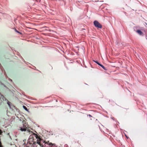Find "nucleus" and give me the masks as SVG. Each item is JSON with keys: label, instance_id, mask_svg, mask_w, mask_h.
Here are the masks:
<instances>
[{"label": "nucleus", "instance_id": "obj_7", "mask_svg": "<svg viewBox=\"0 0 147 147\" xmlns=\"http://www.w3.org/2000/svg\"><path fill=\"white\" fill-rule=\"evenodd\" d=\"M132 11H133V10L131 9H129L128 11V12H129L130 13V14L132 13Z\"/></svg>", "mask_w": 147, "mask_h": 147}, {"label": "nucleus", "instance_id": "obj_5", "mask_svg": "<svg viewBox=\"0 0 147 147\" xmlns=\"http://www.w3.org/2000/svg\"><path fill=\"white\" fill-rule=\"evenodd\" d=\"M136 32H137L140 35H141L142 34V32L140 30H138L136 31Z\"/></svg>", "mask_w": 147, "mask_h": 147}, {"label": "nucleus", "instance_id": "obj_11", "mask_svg": "<svg viewBox=\"0 0 147 147\" xmlns=\"http://www.w3.org/2000/svg\"><path fill=\"white\" fill-rule=\"evenodd\" d=\"M2 131L1 130H0V135L1 134Z\"/></svg>", "mask_w": 147, "mask_h": 147}, {"label": "nucleus", "instance_id": "obj_1", "mask_svg": "<svg viewBox=\"0 0 147 147\" xmlns=\"http://www.w3.org/2000/svg\"><path fill=\"white\" fill-rule=\"evenodd\" d=\"M22 123V126L19 127V128H18V129L22 131H25L27 128V127H28V124L25 122L23 121Z\"/></svg>", "mask_w": 147, "mask_h": 147}, {"label": "nucleus", "instance_id": "obj_2", "mask_svg": "<svg viewBox=\"0 0 147 147\" xmlns=\"http://www.w3.org/2000/svg\"><path fill=\"white\" fill-rule=\"evenodd\" d=\"M33 135L37 139V143L39 145H41V142L43 141V140L40 137V136H39L36 134L33 133Z\"/></svg>", "mask_w": 147, "mask_h": 147}, {"label": "nucleus", "instance_id": "obj_6", "mask_svg": "<svg viewBox=\"0 0 147 147\" xmlns=\"http://www.w3.org/2000/svg\"><path fill=\"white\" fill-rule=\"evenodd\" d=\"M99 65L104 70H107V69L106 68L102 65L100 64V65Z\"/></svg>", "mask_w": 147, "mask_h": 147}, {"label": "nucleus", "instance_id": "obj_4", "mask_svg": "<svg viewBox=\"0 0 147 147\" xmlns=\"http://www.w3.org/2000/svg\"><path fill=\"white\" fill-rule=\"evenodd\" d=\"M45 144H47V145H49V147H51L53 145V144H52L51 143H50L49 142H46L45 143Z\"/></svg>", "mask_w": 147, "mask_h": 147}, {"label": "nucleus", "instance_id": "obj_14", "mask_svg": "<svg viewBox=\"0 0 147 147\" xmlns=\"http://www.w3.org/2000/svg\"><path fill=\"white\" fill-rule=\"evenodd\" d=\"M0 147H2L0 145Z\"/></svg>", "mask_w": 147, "mask_h": 147}, {"label": "nucleus", "instance_id": "obj_13", "mask_svg": "<svg viewBox=\"0 0 147 147\" xmlns=\"http://www.w3.org/2000/svg\"><path fill=\"white\" fill-rule=\"evenodd\" d=\"M125 13L126 14H127L126 12H125Z\"/></svg>", "mask_w": 147, "mask_h": 147}, {"label": "nucleus", "instance_id": "obj_8", "mask_svg": "<svg viewBox=\"0 0 147 147\" xmlns=\"http://www.w3.org/2000/svg\"><path fill=\"white\" fill-rule=\"evenodd\" d=\"M23 107L24 108V109L25 110H26V111L28 110V109H27V108L25 106H23Z\"/></svg>", "mask_w": 147, "mask_h": 147}, {"label": "nucleus", "instance_id": "obj_3", "mask_svg": "<svg viewBox=\"0 0 147 147\" xmlns=\"http://www.w3.org/2000/svg\"><path fill=\"white\" fill-rule=\"evenodd\" d=\"M94 24L96 28H102L101 25L97 21H94Z\"/></svg>", "mask_w": 147, "mask_h": 147}, {"label": "nucleus", "instance_id": "obj_9", "mask_svg": "<svg viewBox=\"0 0 147 147\" xmlns=\"http://www.w3.org/2000/svg\"><path fill=\"white\" fill-rule=\"evenodd\" d=\"M15 30L17 33H19V34H21V33L20 32H19L16 29H15Z\"/></svg>", "mask_w": 147, "mask_h": 147}, {"label": "nucleus", "instance_id": "obj_10", "mask_svg": "<svg viewBox=\"0 0 147 147\" xmlns=\"http://www.w3.org/2000/svg\"><path fill=\"white\" fill-rule=\"evenodd\" d=\"M95 62L98 65H99L100 64L98 61H95Z\"/></svg>", "mask_w": 147, "mask_h": 147}, {"label": "nucleus", "instance_id": "obj_12", "mask_svg": "<svg viewBox=\"0 0 147 147\" xmlns=\"http://www.w3.org/2000/svg\"><path fill=\"white\" fill-rule=\"evenodd\" d=\"M89 116H90V117H91V116L90 115H89Z\"/></svg>", "mask_w": 147, "mask_h": 147}]
</instances>
